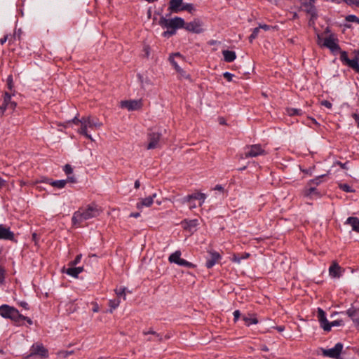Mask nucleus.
<instances>
[{
    "mask_svg": "<svg viewBox=\"0 0 359 359\" xmlns=\"http://www.w3.org/2000/svg\"><path fill=\"white\" fill-rule=\"evenodd\" d=\"M100 213V210L95 203H90L86 207H81L72 215V225L76 227H81L83 222L96 217Z\"/></svg>",
    "mask_w": 359,
    "mask_h": 359,
    "instance_id": "nucleus-1",
    "label": "nucleus"
},
{
    "mask_svg": "<svg viewBox=\"0 0 359 359\" xmlns=\"http://www.w3.org/2000/svg\"><path fill=\"white\" fill-rule=\"evenodd\" d=\"M72 122L76 126H80V128L78 129L79 133L90 140H93V138L88 134V129L95 130L102 126V123L96 117L91 116H83L81 118L75 116L72 120Z\"/></svg>",
    "mask_w": 359,
    "mask_h": 359,
    "instance_id": "nucleus-2",
    "label": "nucleus"
},
{
    "mask_svg": "<svg viewBox=\"0 0 359 359\" xmlns=\"http://www.w3.org/2000/svg\"><path fill=\"white\" fill-rule=\"evenodd\" d=\"M158 25L163 29H167L163 32L162 36L169 38L176 34L177 29H181L184 26V20L180 17L168 19L165 16H161L159 19Z\"/></svg>",
    "mask_w": 359,
    "mask_h": 359,
    "instance_id": "nucleus-3",
    "label": "nucleus"
},
{
    "mask_svg": "<svg viewBox=\"0 0 359 359\" xmlns=\"http://www.w3.org/2000/svg\"><path fill=\"white\" fill-rule=\"evenodd\" d=\"M0 316L4 318L11 319L16 324H20V320L24 318L17 309L8 304L0 306Z\"/></svg>",
    "mask_w": 359,
    "mask_h": 359,
    "instance_id": "nucleus-4",
    "label": "nucleus"
},
{
    "mask_svg": "<svg viewBox=\"0 0 359 359\" xmlns=\"http://www.w3.org/2000/svg\"><path fill=\"white\" fill-rule=\"evenodd\" d=\"M318 44L327 48L334 55H335L337 51L340 50V46L338 44V39L333 34H331L324 39H322L320 35H318Z\"/></svg>",
    "mask_w": 359,
    "mask_h": 359,
    "instance_id": "nucleus-5",
    "label": "nucleus"
},
{
    "mask_svg": "<svg viewBox=\"0 0 359 359\" xmlns=\"http://www.w3.org/2000/svg\"><path fill=\"white\" fill-rule=\"evenodd\" d=\"M266 152L260 144L246 146L241 154V158H254L258 156L265 155Z\"/></svg>",
    "mask_w": 359,
    "mask_h": 359,
    "instance_id": "nucleus-6",
    "label": "nucleus"
},
{
    "mask_svg": "<svg viewBox=\"0 0 359 359\" xmlns=\"http://www.w3.org/2000/svg\"><path fill=\"white\" fill-rule=\"evenodd\" d=\"M162 134L157 131L150 130L147 135L148 145L147 149H154L161 147V140Z\"/></svg>",
    "mask_w": 359,
    "mask_h": 359,
    "instance_id": "nucleus-7",
    "label": "nucleus"
},
{
    "mask_svg": "<svg viewBox=\"0 0 359 359\" xmlns=\"http://www.w3.org/2000/svg\"><path fill=\"white\" fill-rule=\"evenodd\" d=\"M343 344L338 342L333 348L324 349L322 348L323 355L335 359H343L340 357V354L343 349Z\"/></svg>",
    "mask_w": 359,
    "mask_h": 359,
    "instance_id": "nucleus-8",
    "label": "nucleus"
},
{
    "mask_svg": "<svg viewBox=\"0 0 359 359\" xmlns=\"http://www.w3.org/2000/svg\"><path fill=\"white\" fill-rule=\"evenodd\" d=\"M142 334L144 336L151 335L147 339V341H155V342H162L163 340H167L170 339V336L168 334H163L161 333H158L153 330L151 328L148 330H144Z\"/></svg>",
    "mask_w": 359,
    "mask_h": 359,
    "instance_id": "nucleus-9",
    "label": "nucleus"
},
{
    "mask_svg": "<svg viewBox=\"0 0 359 359\" xmlns=\"http://www.w3.org/2000/svg\"><path fill=\"white\" fill-rule=\"evenodd\" d=\"M302 194L306 200H316L322 196V194L315 187H306L302 191Z\"/></svg>",
    "mask_w": 359,
    "mask_h": 359,
    "instance_id": "nucleus-10",
    "label": "nucleus"
},
{
    "mask_svg": "<svg viewBox=\"0 0 359 359\" xmlns=\"http://www.w3.org/2000/svg\"><path fill=\"white\" fill-rule=\"evenodd\" d=\"M16 107V102L11 100V95L8 93H5L4 97V102L0 107V111L2 114L5 113L6 110L13 111Z\"/></svg>",
    "mask_w": 359,
    "mask_h": 359,
    "instance_id": "nucleus-11",
    "label": "nucleus"
},
{
    "mask_svg": "<svg viewBox=\"0 0 359 359\" xmlns=\"http://www.w3.org/2000/svg\"><path fill=\"white\" fill-rule=\"evenodd\" d=\"M206 198H207V196L205 194L198 192V191H195L191 194H188L187 196H186L183 198V201H184V202H186V203H191L192 200H197V201H198L199 206H202L203 204L204 203Z\"/></svg>",
    "mask_w": 359,
    "mask_h": 359,
    "instance_id": "nucleus-12",
    "label": "nucleus"
},
{
    "mask_svg": "<svg viewBox=\"0 0 359 359\" xmlns=\"http://www.w3.org/2000/svg\"><path fill=\"white\" fill-rule=\"evenodd\" d=\"M0 239L17 242L14 233L4 224H0Z\"/></svg>",
    "mask_w": 359,
    "mask_h": 359,
    "instance_id": "nucleus-13",
    "label": "nucleus"
},
{
    "mask_svg": "<svg viewBox=\"0 0 359 359\" xmlns=\"http://www.w3.org/2000/svg\"><path fill=\"white\" fill-rule=\"evenodd\" d=\"M121 106L122 108H126L129 111H134L140 109L142 106V103L140 100H126L121 102Z\"/></svg>",
    "mask_w": 359,
    "mask_h": 359,
    "instance_id": "nucleus-14",
    "label": "nucleus"
},
{
    "mask_svg": "<svg viewBox=\"0 0 359 359\" xmlns=\"http://www.w3.org/2000/svg\"><path fill=\"white\" fill-rule=\"evenodd\" d=\"M302 6L306 13L310 15V22H314L318 18L317 10L315 6L312 4V2H305L302 4Z\"/></svg>",
    "mask_w": 359,
    "mask_h": 359,
    "instance_id": "nucleus-15",
    "label": "nucleus"
},
{
    "mask_svg": "<svg viewBox=\"0 0 359 359\" xmlns=\"http://www.w3.org/2000/svg\"><path fill=\"white\" fill-rule=\"evenodd\" d=\"M182 28L194 33H201L203 32L200 22L196 20L187 23L184 22V26H183Z\"/></svg>",
    "mask_w": 359,
    "mask_h": 359,
    "instance_id": "nucleus-16",
    "label": "nucleus"
},
{
    "mask_svg": "<svg viewBox=\"0 0 359 359\" xmlns=\"http://www.w3.org/2000/svg\"><path fill=\"white\" fill-rule=\"evenodd\" d=\"M210 253V257H208L205 262V266L208 269L213 267L221 259V255L216 251H211Z\"/></svg>",
    "mask_w": 359,
    "mask_h": 359,
    "instance_id": "nucleus-17",
    "label": "nucleus"
},
{
    "mask_svg": "<svg viewBox=\"0 0 359 359\" xmlns=\"http://www.w3.org/2000/svg\"><path fill=\"white\" fill-rule=\"evenodd\" d=\"M31 355H38L42 358H47L48 353V350L42 344H36L32 346Z\"/></svg>",
    "mask_w": 359,
    "mask_h": 359,
    "instance_id": "nucleus-18",
    "label": "nucleus"
},
{
    "mask_svg": "<svg viewBox=\"0 0 359 359\" xmlns=\"http://www.w3.org/2000/svg\"><path fill=\"white\" fill-rule=\"evenodd\" d=\"M183 0H170L168 10L170 13H178L182 11Z\"/></svg>",
    "mask_w": 359,
    "mask_h": 359,
    "instance_id": "nucleus-19",
    "label": "nucleus"
},
{
    "mask_svg": "<svg viewBox=\"0 0 359 359\" xmlns=\"http://www.w3.org/2000/svg\"><path fill=\"white\" fill-rule=\"evenodd\" d=\"M156 196V194H153L151 196L142 198L140 202L137 203V208L141 209L143 207H149L154 203V198Z\"/></svg>",
    "mask_w": 359,
    "mask_h": 359,
    "instance_id": "nucleus-20",
    "label": "nucleus"
},
{
    "mask_svg": "<svg viewBox=\"0 0 359 359\" xmlns=\"http://www.w3.org/2000/svg\"><path fill=\"white\" fill-rule=\"evenodd\" d=\"M346 313L359 330V310L355 308H350L346 311Z\"/></svg>",
    "mask_w": 359,
    "mask_h": 359,
    "instance_id": "nucleus-21",
    "label": "nucleus"
},
{
    "mask_svg": "<svg viewBox=\"0 0 359 359\" xmlns=\"http://www.w3.org/2000/svg\"><path fill=\"white\" fill-rule=\"evenodd\" d=\"M83 271V266L75 267V266H69V267L65 270V273L72 277L77 278L79 274L81 273Z\"/></svg>",
    "mask_w": 359,
    "mask_h": 359,
    "instance_id": "nucleus-22",
    "label": "nucleus"
},
{
    "mask_svg": "<svg viewBox=\"0 0 359 359\" xmlns=\"http://www.w3.org/2000/svg\"><path fill=\"white\" fill-rule=\"evenodd\" d=\"M346 224H350L352 230L359 233V219L356 217H349L345 222Z\"/></svg>",
    "mask_w": 359,
    "mask_h": 359,
    "instance_id": "nucleus-23",
    "label": "nucleus"
},
{
    "mask_svg": "<svg viewBox=\"0 0 359 359\" xmlns=\"http://www.w3.org/2000/svg\"><path fill=\"white\" fill-rule=\"evenodd\" d=\"M341 267L337 263H334L329 268V274L332 278H339L341 276Z\"/></svg>",
    "mask_w": 359,
    "mask_h": 359,
    "instance_id": "nucleus-24",
    "label": "nucleus"
},
{
    "mask_svg": "<svg viewBox=\"0 0 359 359\" xmlns=\"http://www.w3.org/2000/svg\"><path fill=\"white\" fill-rule=\"evenodd\" d=\"M67 181H39V182H43L46 184H48V185L55 187L57 189L64 188L66 185ZM71 182H74V181H70ZM36 183L39 182V181H35Z\"/></svg>",
    "mask_w": 359,
    "mask_h": 359,
    "instance_id": "nucleus-25",
    "label": "nucleus"
},
{
    "mask_svg": "<svg viewBox=\"0 0 359 359\" xmlns=\"http://www.w3.org/2000/svg\"><path fill=\"white\" fill-rule=\"evenodd\" d=\"M175 57L182 58V56L179 53H174L169 57V61L177 72H184V70L175 62Z\"/></svg>",
    "mask_w": 359,
    "mask_h": 359,
    "instance_id": "nucleus-26",
    "label": "nucleus"
},
{
    "mask_svg": "<svg viewBox=\"0 0 359 359\" xmlns=\"http://www.w3.org/2000/svg\"><path fill=\"white\" fill-rule=\"evenodd\" d=\"M243 320L246 326L251 325H256L258 323V320L255 315L248 314V316H243L242 317Z\"/></svg>",
    "mask_w": 359,
    "mask_h": 359,
    "instance_id": "nucleus-27",
    "label": "nucleus"
},
{
    "mask_svg": "<svg viewBox=\"0 0 359 359\" xmlns=\"http://www.w3.org/2000/svg\"><path fill=\"white\" fill-rule=\"evenodd\" d=\"M224 59L226 62H231L236 58V55L234 51L224 50L222 51Z\"/></svg>",
    "mask_w": 359,
    "mask_h": 359,
    "instance_id": "nucleus-28",
    "label": "nucleus"
},
{
    "mask_svg": "<svg viewBox=\"0 0 359 359\" xmlns=\"http://www.w3.org/2000/svg\"><path fill=\"white\" fill-rule=\"evenodd\" d=\"M180 256L181 252L180 250H177L169 256L168 260L170 263H175L177 265H180V263L182 259Z\"/></svg>",
    "mask_w": 359,
    "mask_h": 359,
    "instance_id": "nucleus-29",
    "label": "nucleus"
},
{
    "mask_svg": "<svg viewBox=\"0 0 359 359\" xmlns=\"http://www.w3.org/2000/svg\"><path fill=\"white\" fill-rule=\"evenodd\" d=\"M250 257V254L248 252H244L242 254H234L231 258V261L233 262L240 264L241 260L245 259Z\"/></svg>",
    "mask_w": 359,
    "mask_h": 359,
    "instance_id": "nucleus-30",
    "label": "nucleus"
},
{
    "mask_svg": "<svg viewBox=\"0 0 359 359\" xmlns=\"http://www.w3.org/2000/svg\"><path fill=\"white\" fill-rule=\"evenodd\" d=\"M346 65L352 68L355 72L359 74V62L358 59L357 57H355L352 60H350L348 61Z\"/></svg>",
    "mask_w": 359,
    "mask_h": 359,
    "instance_id": "nucleus-31",
    "label": "nucleus"
},
{
    "mask_svg": "<svg viewBox=\"0 0 359 359\" xmlns=\"http://www.w3.org/2000/svg\"><path fill=\"white\" fill-rule=\"evenodd\" d=\"M339 187L343 190L345 192H347V193H353V192H355V189L351 187L350 186L349 184H346V183H340L339 184Z\"/></svg>",
    "mask_w": 359,
    "mask_h": 359,
    "instance_id": "nucleus-32",
    "label": "nucleus"
},
{
    "mask_svg": "<svg viewBox=\"0 0 359 359\" xmlns=\"http://www.w3.org/2000/svg\"><path fill=\"white\" fill-rule=\"evenodd\" d=\"M121 302L118 299H111L109 302V306L110 307V312L116 309L120 304Z\"/></svg>",
    "mask_w": 359,
    "mask_h": 359,
    "instance_id": "nucleus-33",
    "label": "nucleus"
},
{
    "mask_svg": "<svg viewBox=\"0 0 359 359\" xmlns=\"http://www.w3.org/2000/svg\"><path fill=\"white\" fill-rule=\"evenodd\" d=\"M260 32V27H255L252 29V32L249 36V41L250 43H252V41L258 36Z\"/></svg>",
    "mask_w": 359,
    "mask_h": 359,
    "instance_id": "nucleus-34",
    "label": "nucleus"
},
{
    "mask_svg": "<svg viewBox=\"0 0 359 359\" xmlns=\"http://www.w3.org/2000/svg\"><path fill=\"white\" fill-rule=\"evenodd\" d=\"M187 11L190 13H192L194 11H195V8L193 4H183L182 6V11Z\"/></svg>",
    "mask_w": 359,
    "mask_h": 359,
    "instance_id": "nucleus-35",
    "label": "nucleus"
},
{
    "mask_svg": "<svg viewBox=\"0 0 359 359\" xmlns=\"http://www.w3.org/2000/svg\"><path fill=\"white\" fill-rule=\"evenodd\" d=\"M126 287H121L118 289H116L115 292H116V295L118 296V297H123V299L125 300L126 299Z\"/></svg>",
    "mask_w": 359,
    "mask_h": 359,
    "instance_id": "nucleus-36",
    "label": "nucleus"
},
{
    "mask_svg": "<svg viewBox=\"0 0 359 359\" xmlns=\"http://www.w3.org/2000/svg\"><path fill=\"white\" fill-rule=\"evenodd\" d=\"M320 325L324 331L330 332L331 330L330 322H329L327 319H325V321L323 320L320 322Z\"/></svg>",
    "mask_w": 359,
    "mask_h": 359,
    "instance_id": "nucleus-37",
    "label": "nucleus"
},
{
    "mask_svg": "<svg viewBox=\"0 0 359 359\" xmlns=\"http://www.w3.org/2000/svg\"><path fill=\"white\" fill-rule=\"evenodd\" d=\"M337 53H340V60L344 64L346 65L348 61L349 60V58L348 57L347 53L344 50H341V49L339 51H337Z\"/></svg>",
    "mask_w": 359,
    "mask_h": 359,
    "instance_id": "nucleus-38",
    "label": "nucleus"
},
{
    "mask_svg": "<svg viewBox=\"0 0 359 359\" xmlns=\"http://www.w3.org/2000/svg\"><path fill=\"white\" fill-rule=\"evenodd\" d=\"M179 266H184V267H187L188 269H194L196 266L194 264H193L191 262H189L187 261L184 259H182V261L180 263Z\"/></svg>",
    "mask_w": 359,
    "mask_h": 359,
    "instance_id": "nucleus-39",
    "label": "nucleus"
},
{
    "mask_svg": "<svg viewBox=\"0 0 359 359\" xmlns=\"http://www.w3.org/2000/svg\"><path fill=\"white\" fill-rule=\"evenodd\" d=\"M287 114L290 116H299L302 114V109H294V108H290L287 109Z\"/></svg>",
    "mask_w": 359,
    "mask_h": 359,
    "instance_id": "nucleus-40",
    "label": "nucleus"
},
{
    "mask_svg": "<svg viewBox=\"0 0 359 359\" xmlns=\"http://www.w3.org/2000/svg\"><path fill=\"white\" fill-rule=\"evenodd\" d=\"M318 318L319 323L323 320L325 321V320L327 319L325 312L320 308L318 309Z\"/></svg>",
    "mask_w": 359,
    "mask_h": 359,
    "instance_id": "nucleus-41",
    "label": "nucleus"
},
{
    "mask_svg": "<svg viewBox=\"0 0 359 359\" xmlns=\"http://www.w3.org/2000/svg\"><path fill=\"white\" fill-rule=\"evenodd\" d=\"M187 224L186 229H189V230H191V229L195 228L198 225V220L197 219H191L189 221L185 222Z\"/></svg>",
    "mask_w": 359,
    "mask_h": 359,
    "instance_id": "nucleus-42",
    "label": "nucleus"
},
{
    "mask_svg": "<svg viewBox=\"0 0 359 359\" xmlns=\"http://www.w3.org/2000/svg\"><path fill=\"white\" fill-rule=\"evenodd\" d=\"M6 278V270L0 265V285H3L5 283Z\"/></svg>",
    "mask_w": 359,
    "mask_h": 359,
    "instance_id": "nucleus-43",
    "label": "nucleus"
},
{
    "mask_svg": "<svg viewBox=\"0 0 359 359\" xmlns=\"http://www.w3.org/2000/svg\"><path fill=\"white\" fill-rule=\"evenodd\" d=\"M81 257H82V255L81 254L76 255V257L74 258V260L69 262L68 265L69 266H76V264H78L81 262Z\"/></svg>",
    "mask_w": 359,
    "mask_h": 359,
    "instance_id": "nucleus-44",
    "label": "nucleus"
},
{
    "mask_svg": "<svg viewBox=\"0 0 359 359\" xmlns=\"http://www.w3.org/2000/svg\"><path fill=\"white\" fill-rule=\"evenodd\" d=\"M214 190L215 191H219V192H221L223 196H226V191L224 189V187L222 186V185H220V184H217L216 185L214 189Z\"/></svg>",
    "mask_w": 359,
    "mask_h": 359,
    "instance_id": "nucleus-45",
    "label": "nucleus"
},
{
    "mask_svg": "<svg viewBox=\"0 0 359 359\" xmlns=\"http://www.w3.org/2000/svg\"><path fill=\"white\" fill-rule=\"evenodd\" d=\"M346 20L348 22H355L359 23V19L353 15H349L346 16Z\"/></svg>",
    "mask_w": 359,
    "mask_h": 359,
    "instance_id": "nucleus-46",
    "label": "nucleus"
},
{
    "mask_svg": "<svg viewBox=\"0 0 359 359\" xmlns=\"http://www.w3.org/2000/svg\"><path fill=\"white\" fill-rule=\"evenodd\" d=\"M63 170L67 175H69L72 173L73 169L70 165L67 164L65 165Z\"/></svg>",
    "mask_w": 359,
    "mask_h": 359,
    "instance_id": "nucleus-47",
    "label": "nucleus"
},
{
    "mask_svg": "<svg viewBox=\"0 0 359 359\" xmlns=\"http://www.w3.org/2000/svg\"><path fill=\"white\" fill-rule=\"evenodd\" d=\"M330 325L332 327L334 326H341L343 325V320H336L334 321L330 322Z\"/></svg>",
    "mask_w": 359,
    "mask_h": 359,
    "instance_id": "nucleus-48",
    "label": "nucleus"
},
{
    "mask_svg": "<svg viewBox=\"0 0 359 359\" xmlns=\"http://www.w3.org/2000/svg\"><path fill=\"white\" fill-rule=\"evenodd\" d=\"M25 320L27 321L29 325H32V323H33L32 320L29 318L24 316V318L20 320V324H17V325H23V321H25Z\"/></svg>",
    "mask_w": 359,
    "mask_h": 359,
    "instance_id": "nucleus-49",
    "label": "nucleus"
},
{
    "mask_svg": "<svg viewBox=\"0 0 359 359\" xmlns=\"http://www.w3.org/2000/svg\"><path fill=\"white\" fill-rule=\"evenodd\" d=\"M233 320L235 322H236L241 316V312L239 310H235L233 313Z\"/></svg>",
    "mask_w": 359,
    "mask_h": 359,
    "instance_id": "nucleus-50",
    "label": "nucleus"
},
{
    "mask_svg": "<svg viewBox=\"0 0 359 359\" xmlns=\"http://www.w3.org/2000/svg\"><path fill=\"white\" fill-rule=\"evenodd\" d=\"M233 75L229 72H225L224 74V77L228 81H232V78H233Z\"/></svg>",
    "mask_w": 359,
    "mask_h": 359,
    "instance_id": "nucleus-51",
    "label": "nucleus"
},
{
    "mask_svg": "<svg viewBox=\"0 0 359 359\" xmlns=\"http://www.w3.org/2000/svg\"><path fill=\"white\" fill-rule=\"evenodd\" d=\"M341 1H344L348 4L359 5V0H341Z\"/></svg>",
    "mask_w": 359,
    "mask_h": 359,
    "instance_id": "nucleus-52",
    "label": "nucleus"
},
{
    "mask_svg": "<svg viewBox=\"0 0 359 359\" xmlns=\"http://www.w3.org/2000/svg\"><path fill=\"white\" fill-rule=\"evenodd\" d=\"M92 304H93V309H92V310H93V311L94 313H97V312H98V311H99V310H100V308H99V306H98L97 303H96V302H93V303H92Z\"/></svg>",
    "mask_w": 359,
    "mask_h": 359,
    "instance_id": "nucleus-53",
    "label": "nucleus"
},
{
    "mask_svg": "<svg viewBox=\"0 0 359 359\" xmlns=\"http://www.w3.org/2000/svg\"><path fill=\"white\" fill-rule=\"evenodd\" d=\"M353 117L355 123H357L358 126H359V114H353Z\"/></svg>",
    "mask_w": 359,
    "mask_h": 359,
    "instance_id": "nucleus-54",
    "label": "nucleus"
},
{
    "mask_svg": "<svg viewBox=\"0 0 359 359\" xmlns=\"http://www.w3.org/2000/svg\"><path fill=\"white\" fill-rule=\"evenodd\" d=\"M259 27H260V29H262L265 31H268L270 29V26L267 25H259Z\"/></svg>",
    "mask_w": 359,
    "mask_h": 359,
    "instance_id": "nucleus-55",
    "label": "nucleus"
},
{
    "mask_svg": "<svg viewBox=\"0 0 359 359\" xmlns=\"http://www.w3.org/2000/svg\"><path fill=\"white\" fill-rule=\"evenodd\" d=\"M140 216V212H133L130 215V217H135V218H137Z\"/></svg>",
    "mask_w": 359,
    "mask_h": 359,
    "instance_id": "nucleus-56",
    "label": "nucleus"
},
{
    "mask_svg": "<svg viewBox=\"0 0 359 359\" xmlns=\"http://www.w3.org/2000/svg\"><path fill=\"white\" fill-rule=\"evenodd\" d=\"M20 306H22L23 308H25V309H29V305L27 302H22L20 303Z\"/></svg>",
    "mask_w": 359,
    "mask_h": 359,
    "instance_id": "nucleus-57",
    "label": "nucleus"
},
{
    "mask_svg": "<svg viewBox=\"0 0 359 359\" xmlns=\"http://www.w3.org/2000/svg\"><path fill=\"white\" fill-rule=\"evenodd\" d=\"M8 40V36H4L3 38L0 39V43L3 45Z\"/></svg>",
    "mask_w": 359,
    "mask_h": 359,
    "instance_id": "nucleus-58",
    "label": "nucleus"
},
{
    "mask_svg": "<svg viewBox=\"0 0 359 359\" xmlns=\"http://www.w3.org/2000/svg\"><path fill=\"white\" fill-rule=\"evenodd\" d=\"M181 76L184 77V78H186V79H189V76L188 74H187V73L184 71V72H178Z\"/></svg>",
    "mask_w": 359,
    "mask_h": 359,
    "instance_id": "nucleus-59",
    "label": "nucleus"
},
{
    "mask_svg": "<svg viewBox=\"0 0 359 359\" xmlns=\"http://www.w3.org/2000/svg\"><path fill=\"white\" fill-rule=\"evenodd\" d=\"M11 82H12V76H9L8 78V86L10 89L11 88Z\"/></svg>",
    "mask_w": 359,
    "mask_h": 359,
    "instance_id": "nucleus-60",
    "label": "nucleus"
},
{
    "mask_svg": "<svg viewBox=\"0 0 359 359\" xmlns=\"http://www.w3.org/2000/svg\"><path fill=\"white\" fill-rule=\"evenodd\" d=\"M276 329L279 332H283V331L285 330V327H284V326H282V325H280V326H277V327H276Z\"/></svg>",
    "mask_w": 359,
    "mask_h": 359,
    "instance_id": "nucleus-61",
    "label": "nucleus"
},
{
    "mask_svg": "<svg viewBox=\"0 0 359 359\" xmlns=\"http://www.w3.org/2000/svg\"><path fill=\"white\" fill-rule=\"evenodd\" d=\"M324 106L327 107V108H331L332 104L329 102L328 101H325L323 104Z\"/></svg>",
    "mask_w": 359,
    "mask_h": 359,
    "instance_id": "nucleus-62",
    "label": "nucleus"
},
{
    "mask_svg": "<svg viewBox=\"0 0 359 359\" xmlns=\"http://www.w3.org/2000/svg\"><path fill=\"white\" fill-rule=\"evenodd\" d=\"M7 181H0V189L6 186Z\"/></svg>",
    "mask_w": 359,
    "mask_h": 359,
    "instance_id": "nucleus-63",
    "label": "nucleus"
},
{
    "mask_svg": "<svg viewBox=\"0 0 359 359\" xmlns=\"http://www.w3.org/2000/svg\"><path fill=\"white\" fill-rule=\"evenodd\" d=\"M140 186V181H135V188L138 189Z\"/></svg>",
    "mask_w": 359,
    "mask_h": 359,
    "instance_id": "nucleus-64",
    "label": "nucleus"
}]
</instances>
